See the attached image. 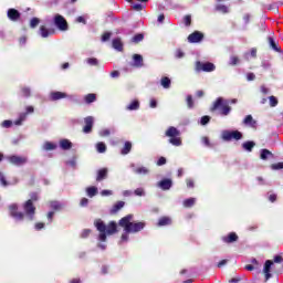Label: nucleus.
Listing matches in <instances>:
<instances>
[{
    "instance_id": "603ef678",
    "label": "nucleus",
    "mask_w": 283,
    "mask_h": 283,
    "mask_svg": "<svg viewBox=\"0 0 283 283\" xmlns=\"http://www.w3.org/2000/svg\"><path fill=\"white\" fill-rule=\"evenodd\" d=\"M90 233H92V230H90V229L83 230L81 233V238H87V235H90Z\"/></svg>"
},
{
    "instance_id": "4d7b16f0",
    "label": "nucleus",
    "mask_w": 283,
    "mask_h": 283,
    "mask_svg": "<svg viewBox=\"0 0 283 283\" xmlns=\"http://www.w3.org/2000/svg\"><path fill=\"white\" fill-rule=\"evenodd\" d=\"M238 63H239V60H238L237 56H232V57L230 59V65H238Z\"/></svg>"
},
{
    "instance_id": "49530a36",
    "label": "nucleus",
    "mask_w": 283,
    "mask_h": 283,
    "mask_svg": "<svg viewBox=\"0 0 283 283\" xmlns=\"http://www.w3.org/2000/svg\"><path fill=\"white\" fill-rule=\"evenodd\" d=\"M135 196H145V189L143 188H137L135 191H134Z\"/></svg>"
},
{
    "instance_id": "e433bc0d",
    "label": "nucleus",
    "mask_w": 283,
    "mask_h": 283,
    "mask_svg": "<svg viewBox=\"0 0 283 283\" xmlns=\"http://www.w3.org/2000/svg\"><path fill=\"white\" fill-rule=\"evenodd\" d=\"M269 43L272 50H274L275 52H280V49L277 48V44L275 43V40H273V38H269Z\"/></svg>"
},
{
    "instance_id": "e2e57ef3",
    "label": "nucleus",
    "mask_w": 283,
    "mask_h": 283,
    "mask_svg": "<svg viewBox=\"0 0 283 283\" xmlns=\"http://www.w3.org/2000/svg\"><path fill=\"white\" fill-rule=\"evenodd\" d=\"M182 56H185V53L181 50H177L176 51V57L177 59H182Z\"/></svg>"
},
{
    "instance_id": "20e7f679",
    "label": "nucleus",
    "mask_w": 283,
    "mask_h": 283,
    "mask_svg": "<svg viewBox=\"0 0 283 283\" xmlns=\"http://www.w3.org/2000/svg\"><path fill=\"white\" fill-rule=\"evenodd\" d=\"M36 200H39V195L31 193V199H29L23 206L24 212L30 220L34 219V211H36V208H34V205L32 202Z\"/></svg>"
},
{
    "instance_id": "6e6d98bb",
    "label": "nucleus",
    "mask_w": 283,
    "mask_h": 283,
    "mask_svg": "<svg viewBox=\"0 0 283 283\" xmlns=\"http://www.w3.org/2000/svg\"><path fill=\"white\" fill-rule=\"evenodd\" d=\"M209 120H211V118L209 116L201 117V125H207V123H209Z\"/></svg>"
},
{
    "instance_id": "473e14b6",
    "label": "nucleus",
    "mask_w": 283,
    "mask_h": 283,
    "mask_svg": "<svg viewBox=\"0 0 283 283\" xmlns=\"http://www.w3.org/2000/svg\"><path fill=\"white\" fill-rule=\"evenodd\" d=\"M196 205V198H189L184 200V207L189 208Z\"/></svg>"
},
{
    "instance_id": "7c9ffc66",
    "label": "nucleus",
    "mask_w": 283,
    "mask_h": 283,
    "mask_svg": "<svg viewBox=\"0 0 283 283\" xmlns=\"http://www.w3.org/2000/svg\"><path fill=\"white\" fill-rule=\"evenodd\" d=\"M84 101H85V103H87V104L94 103V102L96 101V94H94V93L87 94V95L84 97Z\"/></svg>"
},
{
    "instance_id": "1a4fd4ad",
    "label": "nucleus",
    "mask_w": 283,
    "mask_h": 283,
    "mask_svg": "<svg viewBox=\"0 0 283 283\" xmlns=\"http://www.w3.org/2000/svg\"><path fill=\"white\" fill-rule=\"evenodd\" d=\"M19 206H17L15 203L9 206L10 216L15 220H23V212H17Z\"/></svg>"
},
{
    "instance_id": "393cba45",
    "label": "nucleus",
    "mask_w": 283,
    "mask_h": 283,
    "mask_svg": "<svg viewBox=\"0 0 283 283\" xmlns=\"http://www.w3.org/2000/svg\"><path fill=\"white\" fill-rule=\"evenodd\" d=\"M273 153H271L269 149H262L261 150V160H268L269 158H272Z\"/></svg>"
},
{
    "instance_id": "6ab92c4d",
    "label": "nucleus",
    "mask_w": 283,
    "mask_h": 283,
    "mask_svg": "<svg viewBox=\"0 0 283 283\" xmlns=\"http://www.w3.org/2000/svg\"><path fill=\"white\" fill-rule=\"evenodd\" d=\"M61 98H67V94L63 92L51 93V101H61Z\"/></svg>"
},
{
    "instance_id": "774afa93",
    "label": "nucleus",
    "mask_w": 283,
    "mask_h": 283,
    "mask_svg": "<svg viewBox=\"0 0 283 283\" xmlns=\"http://www.w3.org/2000/svg\"><path fill=\"white\" fill-rule=\"evenodd\" d=\"M274 262H275L276 264H280V262H282V256H281V255L274 256Z\"/></svg>"
},
{
    "instance_id": "69168bd1",
    "label": "nucleus",
    "mask_w": 283,
    "mask_h": 283,
    "mask_svg": "<svg viewBox=\"0 0 283 283\" xmlns=\"http://www.w3.org/2000/svg\"><path fill=\"white\" fill-rule=\"evenodd\" d=\"M99 136H109V129H103L99 132Z\"/></svg>"
},
{
    "instance_id": "8fccbe9b",
    "label": "nucleus",
    "mask_w": 283,
    "mask_h": 283,
    "mask_svg": "<svg viewBox=\"0 0 283 283\" xmlns=\"http://www.w3.org/2000/svg\"><path fill=\"white\" fill-rule=\"evenodd\" d=\"M185 25H191V15H186L184 18Z\"/></svg>"
},
{
    "instance_id": "4468645a",
    "label": "nucleus",
    "mask_w": 283,
    "mask_h": 283,
    "mask_svg": "<svg viewBox=\"0 0 283 283\" xmlns=\"http://www.w3.org/2000/svg\"><path fill=\"white\" fill-rule=\"evenodd\" d=\"M8 160L12 165H25V163H28V159L25 157H19V156H10L8 157Z\"/></svg>"
},
{
    "instance_id": "bb28decb",
    "label": "nucleus",
    "mask_w": 283,
    "mask_h": 283,
    "mask_svg": "<svg viewBox=\"0 0 283 283\" xmlns=\"http://www.w3.org/2000/svg\"><path fill=\"white\" fill-rule=\"evenodd\" d=\"M60 147H61V149H72V142H70L67 139H62L60 142Z\"/></svg>"
},
{
    "instance_id": "b1692460",
    "label": "nucleus",
    "mask_w": 283,
    "mask_h": 283,
    "mask_svg": "<svg viewBox=\"0 0 283 283\" xmlns=\"http://www.w3.org/2000/svg\"><path fill=\"white\" fill-rule=\"evenodd\" d=\"M238 240V234H235L234 232L230 233L228 237H223V242H235Z\"/></svg>"
},
{
    "instance_id": "412c9836",
    "label": "nucleus",
    "mask_w": 283,
    "mask_h": 283,
    "mask_svg": "<svg viewBox=\"0 0 283 283\" xmlns=\"http://www.w3.org/2000/svg\"><path fill=\"white\" fill-rule=\"evenodd\" d=\"M105 178H107V169L106 168L99 169L97 171V177H96L97 182H101V180H105Z\"/></svg>"
},
{
    "instance_id": "79ce46f5",
    "label": "nucleus",
    "mask_w": 283,
    "mask_h": 283,
    "mask_svg": "<svg viewBox=\"0 0 283 283\" xmlns=\"http://www.w3.org/2000/svg\"><path fill=\"white\" fill-rule=\"evenodd\" d=\"M88 65H98V60L96 57H90L86 60Z\"/></svg>"
},
{
    "instance_id": "dca6fc26",
    "label": "nucleus",
    "mask_w": 283,
    "mask_h": 283,
    "mask_svg": "<svg viewBox=\"0 0 283 283\" xmlns=\"http://www.w3.org/2000/svg\"><path fill=\"white\" fill-rule=\"evenodd\" d=\"M171 185H172L171 179H164L157 184V187H159L164 191H167V190L171 189Z\"/></svg>"
},
{
    "instance_id": "37998d69",
    "label": "nucleus",
    "mask_w": 283,
    "mask_h": 283,
    "mask_svg": "<svg viewBox=\"0 0 283 283\" xmlns=\"http://www.w3.org/2000/svg\"><path fill=\"white\" fill-rule=\"evenodd\" d=\"M144 35L143 34H137L133 38V43H140L143 41Z\"/></svg>"
},
{
    "instance_id": "cd10ccee",
    "label": "nucleus",
    "mask_w": 283,
    "mask_h": 283,
    "mask_svg": "<svg viewBox=\"0 0 283 283\" xmlns=\"http://www.w3.org/2000/svg\"><path fill=\"white\" fill-rule=\"evenodd\" d=\"M160 83L161 87H164L165 90H169V87H171V80H169V77H163Z\"/></svg>"
},
{
    "instance_id": "a18cd8bd",
    "label": "nucleus",
    "mask_w": 283,
    "mask_h": 283,
    "mask_svg": "<svg viewBox=\"0 0 283 283\" xmlns=\"http://www.w3.org/2000/svg\"><path fill=\"white\" fill-rule=\"evenodd\" d=\"M271 169H273L274 171L277 169H283V161L282 163H277V164H273L271 166Z\"/></svg>"
},
{
    "instance_id": "f257e3e1",
    "label": "nucleus",
    "mask_w": 283,
    "mask_h": 283,
    "mask_svg": "<svg viewBox=\"0 0 283 283\" xmlns=\"http://www.w3.org/2000/svg\"><path fill=\"white\" fill-rule=\"evenodd\" d=\"M119 227L125 231L120 239V244H123V242L129 240V233H138V231H143V229H145V222H136L134 221V214H128L119 220Z\"/></svg>"
},
{
    "instance_id": "423d86ee",
    "label": "nucleus",
    "mask_w": 283,
    "mask_h": 283,
    "mask_svg": "<svg viewBox=\"0 0 283 283\" xmlns=\"http://www.w3.org/2000/svg\"><path fill=\"white\" fill-rule=\"evenodd\" d=\"M54 25L60 29L62 32H65L67 30V20L63 18L61 14H55L54 19Z\"/></svg>"
},
{
    "instance_id": "2f4dec72",
    "label": "nucleus",
    "mask_w": 283,
    "mask_h": 283,
    "mask_svg": "<svg viewBox=\"0 0 283 283\" xmlns=\"http://www.w3.org/2000/svg\"><path fill=\"white\" fill-rule=\"evenodd\" d=\"M96 149L98 154H105V151L107 150V146H105V143L101 142L96 145Z\"/></svg>"
},
{
    "instance_id": "ddd939ff",
    "label": "nucleus",
    "mask_w": 283,
    "mask_h": 283,
    "mask_svg": "<svg viewBox=\"0 0 283 283\" xmlns=\"http://www.w3.org/2000/svg\"><path fill=\"white\" fill-rule=\"evenodd\" d=\"M205 38L202 33L199 31L193 32L188 36L189 43H200V41Z\"/></svg>"
},
{
    "instance_id": "5701e85b",
    "label": "nucleus",
    "mask_w": 283,
    "mask_h": 283,
    "mask_svg": "<svg viewBox=\"0 0 283 283\" xmlns=\"http://www.w3.org/2000/svg\"><path fill=\"white\" fill-rule=\"evenodd\" d=\"M168 224H171V218L163 217L159 219L158 227H167Z\"/></svg>"
},
{
    "instance_id": "f3484780",
    "label": "nucleus",
    "mask_w": 283,
    "mask_h": 283,
    "mask_svg": "<svg viewBox=\"0 0 283 283\" xmlns=\"http://www.w3.org/2000/svg\"><path fill=\"white\" fill-rule=\"evenodd\" d=\"M20 17H21V13L17 9L8 10V18L10 19V21H18Z\"/></svg>"
},
{
    "instance_id": "338daca9",
    "label": "nucleus",
    "mask_w": 283,
    "mask_h": 283,
    "mask_svg": "<svg viewBox=\"0 0 283 283\" xmlns=\"http://www.w3.org/2000/svg\"><path fill=\"white\" fill-rule=\"evenodd\" d=\"M76 22L85 24V17H83V15L77 17Z\"/></svg>"
},
{
    "instance_id": "9d476101",
    "label": "nucleus",
    "mask_w": 283,
    "mask_h": 283,
    "mask_svg": "<svg viewBox=\"0 0 283 283\" xmlns=\"http://www.w3.org/2000/svg\"><path fill=\"white\" fill-rule=\"evenodd\" d=\"M273 266V261L268 260L265 261L264 268H263V274L265 275V282H269L271 280V268Z\"/></svg>"
},
{
    "instance_id": "c85d7f7f",
    "label": "nucleus",
    "mask_w": 283,
    "mask_h": 283,
    "mask_svg": "<svg viewBox=\"0 0 283 283\" xmlns=\"http://www.w3.org/2000/svg\"><path fill=\"white\" fill-rule=\"evenodd\" d=\"M242 147L245 149V151H252L255 144L253 142H245L242 144Z\"/></svg>"
},
{
    "instance_id": "72a5a7b5",
    "label": "nucleus",
    "mask_w": 283,
    "mask_h": 283,
    "mask_svg": "<svg viewBox=\"0 0 283 283\" xmlns=\"http://www.w3.org/2000/svg\"><path fill=\"white\" fill-rule=\"evenodd\" d=\"M129 151H132V143L126 142L124 148L122 149V154L126 156V154H129Z\"/></svg>"
},
{
    "instance_id": "f8f14e48",
    "label": "nucleus",
    "mask_w": 283,
    "mask_h": 283,
    "mask_svg": "<svg viewBox=\"0 0 283 283\" xmlns=\"http://www.w3.org/2000/svg\"><path fill=\"white\" fill-rule=\"evenodd\" d=\"M85 126L83 128L84 134H90L92 132V127H94V117L88 116L84 119Z\"/></svg>"
},
{
    "instance_id": "f704fd0d",
    "label": "nucleus",
    "mask_w": 283,
    "mask_h": 283,
    "mask_svg": "<svg viewBox=\"0 0 283 283\" xmlns=\"http://www.w3.org/2000/svg\"><path fill=\"white\" fill-rule=\"evenodd\" d=\"M217 12H222V14H227L229 12V8L223 4H218L216 7Z\"/></svg>"
},
{
    "instance_id": "4c0bfd02",
    "label": "nucleus",
    "mask_w": 283,
    "mask_h": 283,
    "mask_svg": "<svg viewBox=\"0 0 283 283\" xmlns=\"http://www.w3.org/2000/svg\"><path fill=\"white\" fill-rule=\"evenodd\" d=\"M39 23H41V20L39 18H33L30 21V28H36V25H39Z\"/></svg>"
},
{
    "instance_id": "864d4df0",
    "label": "nucleus",
    "mask_w": 283,
    "mask_h": 283,
    "mask_svg": "<svg viewBox=\"0 0 283 283\" xmlns=\"http://www.w3.org/2000/svg\"><path fill=\"white\" fill-rule=\"evenodd\" d=\"M187 103H188V107H193V98L191 97V95L187 96Z\"/></svg>"
},
{
    "instance_id": "ea45409f",
    "label": "nucleus",
    "mask_w": 283,
    "mask_h": 283,
    "mask_svg": "<svg viewBox=\"0 0 283 283\" xmlns=\"http://www.w3.org/2000/svg\"><path fill=\"white\" fill-rule=\"evenodd\" d=\"M269 99H270V105H271V107L277 106V97H275V96H270Z\"/></svg>"
},
{
    "instance_id": "6e6552de",
    "label": "nucleus",
    "mask_w": 283,
    "mask_h": 283,
    "mask_svg": "<svg viewBox=\"0 0 283 283\" xmlns=\"http://www.w3.org/2000/svg\"><path fill=\"white\" fill-rule=\"evenodd\" d=\"M196 70L197 72H213V70H216V65L211 62H197Z\"/></svg>"
},
{
    "instance_id": "c03bdc74",
    "label": "nucleus",
    "mask_w": 283,
    "mask_h": 283,
    "mask_svg": "<svg viewBox=\"0 0 283 283\" xmlns=\"http://www.w3.org/2000/svg\"><path fill=\"white\" fill-rule=\"evenodd\" d=\"M132 8H133V10L140 12V10H143V8H145V7L140 3H133Z\"/></svg>"
},
{
    "instance_id": "a878e982",
    "label": "nucleus",
    "mask_w": 283,
    "mask_h": 283,
    "mask_svg": "<svg viewBox=\"0 0 283 283\" xmlns=\"http://www.w3.org/2000/svg\"><path fill=\"white\" fill-rule=\"evenodd\" d=\"M86 193L88 198H94V196H96L98 193V188L96 187H88L86 189Z\"/></svg>"
},
{
    "instance_id": "a211bd4d",
    "label": "nucleus",
    "mask_w": 283,
    "mask_h": 283,
    "mask_svg": "<svg viewBox=\"0 0 283 283\" xmlns=\"http://www.w3.org/2000/svg\"><path fill=\"white\" fill-rule=\"evenodd\" d=\"M50 34H54V30L46 29L45 25L40 27V35L42 36V39H48Z\"/></svg>"
},
{
    "instance_id": "0e129e2a",
    "label": "nucleus",
    "mask_w": 283,
    "mask_h": 283,
    "mask_svg": "<svg viewBox=\"0 0 283 283\" xmlns=\"http://www.w3.org/2000/svg\"><path fill=\"white\" fill-rule=\"evenodd\" d=\"M22 96H30V88H22Z\"/></svg>"
},
{
    "instance_id": "09e8293b",
    "label": "nucleus",
    "mask_w": 283,
    "mask_h": 283,
    "mask_svg": "<svg viewBox=\"0 0 283 283\" xmlns=\"http://www.w3.org/2000/svg\"><path fill=\"white\" fill-rule=\"evenodd\" d=\"M51 209H61V203L59 201L51 202Z\"/></svg>"
},
{
    "instance_id": "7ed1b4c3",
    "label": "nucleus",
    "mask_w": 283,
    "mask_h": 283,
    "mask_svg": "<svg viewBox=\"0 0 283 283\" xmlns=\"http://www.w3.org/2000/svg\"><path fill=\"white\" fill-rule=\"evenodd\" d=\"M166 136L169 138L170 145L175 147H180L182 145V139L180 138V130L176 127L171 126L167 129Z\"/></svg>"
},
{
    "instance_id": "aec40b11",
    "label": "nucleus",
    "mask_w": 283,
    "mask_h": 283,
    "mask_svg": "<svg viewBox=\"0 0 283 283\" xmlns=\"http://www.w3.org/2000/svg\"><path fill=\"white\" fill-rule=\"evenodd\" d=\"M133 61H134L135 67H143V55L134 54L133 55Z\"/></svg>"
},
{
    "instance_id": "13d9d810",
    "label": "nucleus",
    "mask_w": 283,
    "mask_h": 283,
    "mask_svg": "<svg viewBox=\"0 0 283 283\" xmlns=\"http://www.w3.org/2000/svg\"><path fill=\"white\" fill-rule=\"evenodd\" d=\"M2 127H6V128L12 127V120H4V122H2Z\"/></svg>"
},
{
    "instance_id": "39448f33",
    "label": "nucleus",
    "mask_w": 283,
    "mask_h": 283,
    "mask_svg": "<svg viewBox=\"0 0 283 283\" xmlns=\"http://www.w3.org/2000/svg\"><path fill=\"white\" fill-rule=\"evenodd\" d=\"M213 109H220V114L221 116H229L230 112H231V107L229 106V102L223 101L222 97H219L214 105H213Z\"/></svg>"
},
{
    "instance_id": "c756f323",
    "label": "nucleus",
    "mask_w": 283,
    "mask_h": 283,
    "mask_svg": "<svg viewBox=\"0 0 283 283\" xmlns=\"http://www.w3.org/2000/svg\"><path fill=\"white\" fill-rule=\"evenodd\" d=\"M138 107H140V103H138V101L135 99L127 106V109L129 112H134V109H138Z\"/></svg>"
},
{
    "instance_id": "3c124183",
    "label": "nucleus",
    "mask_w": 283,
    "mask_h": 283,
    "mask_svg": "<svg viewBox=\"0 0 283 283\" xmlns=\"http://www.w3.org/2000/svg\"><path fill=\"white\" fill-rule=\"evenodd\" d=\"M111 36H112V33L106 32V33H104V34L102 35V41H109Z\"/></svg>"
},
{
    "instance_id": "bf43d9fd",
    "label": "nucleus",
    "mask_w": 283,
    "mask_h": 283,
    "mask_svg": "<svg viewBox=\"0 0 283 283\" xmlns=\"http://www.w3.org/2000/svg\"><path fill=\"white\" fill-rule=\"evenodd\" d=\"M202 143L206 145V147H211V144L209 143V137H202Z\"/></svg>"
},
{
    "instance_id": "4be33fe9",
    "label": "nucleus",
    "mask_w": 283,
    "mask_h": 283,
    "mask_svg": "<svg viewBox=\"0 0 283 283\" xmlns=\"http://www.w3.org/2000/svg\"><path fill=\"white\" fill-rule=\"evenodd\" d=\"M113 48L114 50H117V52H123V41L120 39H114L113 40Z\"/></svg>"
},
{
    "instance_id": "9b49d317",
    "label": "nucleus",
    "mask_w": 283,
    "mask_h": 283,
    "mask_svg": "<svg viewBox=\"0 0 283 283\" xmlns=\"http://www.w3.org/2000/svg\"><path fill=\"white\" fill-rule=\"evenodd\" d=\"M130 169H133L134 174H138L139 176H147L149 174V169L147 167L140 166L136 168V164H130Z\"/></svg>"
},
{
    "instance_id": "c9c22d12",
    "label": "nucleus",
    "mask_w": 283,
    "mask_h": 283,
    "mask_svg": "<svg viewBox=\"0 0 283 283\" xmlns=\"http://www.w3.org/2000/svg\"><path fill=\"white\" fill-rule=\"evenodd\" d=\"M43 149H45V151H50L52 149H56V145L55 144H52L50 142H46L44 145H43Z\"/></svg>"
},
{
    "instance_id": "052dcab7",
    "label": "nucleus",
    "mask_w": 283,
    "mask_h": 283,
    "mask_svg": "<svg viewBox=\"0 0 283 283\" xmlns=\"http://www.w3.org/2000/svg\"><path fill=\"white\" fill-rule=\"evenodd\" d=\"M247 78H248V81H255V74L254 73H248Z\"/></svg>"
},
{
    "instance_id": "5fc2aeb1",
    "label": "nucleus",
    "mask_w": 283,
    "mask_h": 283,
    "mask_svg": "<svg viewBox=\"0 0 283 283\" xmlns=\"http://www.w3.org/2000/svg\"><path fill=\"white\" fill-rule=\"evenodd\" d=\"M167 163V159L165 157H160L157 161L158 167L165 165Z\"/></svg>"
},
{
    "instance_id": "2eb2a0df",
    "label": "nucleus",
    "mask_w": 283,
    "mask_h": 283,
    "mask_svg": "<svg viewBox=\"0 0 283 283\" xmlns=\"http://www.w3.org/2000/svg\"><path fill=\"white\" fill-rule=\"evenodd\" d=\"M243 124L247 125V127H252V129H258V122L253 119L251 115L245 116Z\"/></svg>"
},
{
    "instance_id": "f03ea898",
    "label": "nucleus",
    "mask_w": 283,
    "mask_h": 283,
    "mask_svg": "<svg viewBox=\"0 0 283 283\" xmlns=\"http://www.w3.org/2000/svg\"><path fill=\"white\" fill-rule=\"evenodd\" d=\"M94 226L97 231H99L98 240L101 242H105V240H107V235H114L117 229L116 222L111 221L108 226H106L101 219H96Z\"/></svg>"
},
{
    "instance_id": "0eeeda50",
    "label": "nucleus",
    "mask_w": 283,
    "mask_h": 283,
    "mask_svg": "<svg viewBox=\"0 0 283 283\" xmlns=\"http://www.w3.org/2000/svg\"><path fill=\"white\" fill-rule=\"evenodd\" d=\"M222 138L223 140H240L242 138V133L238 132V130H233V132H229V130H224L222 133Z\"/></svg>"
},
{
    "instance_id": "58836bf2",
    "label": "nucleus",
    "mask_w": 283,
    "mask_h": 283,
    "mask_svg": "<svg viewBox=\"0 0 283 283\" xmlns=\"http://www.w3.org/2000/svg\"><path fill=\"white\" fill-rule=\"evenodd\" d=\"M25 116H28V114H25V113L20 114L19 119H17V120L14 122V125H21V123H22L23 120H25Z\"/></svg>"
},
{
    "instance_id": "680f3d73",
    "label": "nucleus",
    "mask_w": 283,
    "mask_h": 283,
    "mask_svg": "<svg viewBox=\"0 0 283 283\" xmlns=\"http://www.w3.org/2000/svg\"><path fill=\"white\" fill-rule=\"evenodd\" d=\"M113 193L112 190H102L101 196H112Z\"/></svg>"
},
{
    "instance_id": "a19ab883",
    "label": "nucleus",
    "mask_w": 283,
    "mask_h": 283,
    "mask_svg": "<svg viewBox=\"0 0 283 283\" xmlns=\"http://www.w3.org/2000/svg\"><path fill=\"white\" fill-rule=\"evenodd\" d=\"M125 207V202L124 201H118L115 206H114V211H119V209H123Z\"/></svg>"
},
{
    "instance_id": "de8ad7c7",
    "label": "nucleus",
    "mask_w": 283,
    "mask_h": 283,
    "mask_svg": "<svg viewBox=\"0 0 283 283\" xmlns=\"http://www.w3.org/2000/svg\"><path fill=\"white\" fill-rule=\"evenodd\" d=\"M0 182L2 187H8V181H6V177H3V174L0 172Z\"/></svg>"
}]
</instances>
